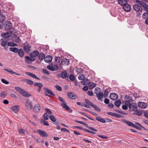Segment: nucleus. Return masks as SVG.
Listing matches in <instances>:
<instances>
[{
    "instance_id": "1",
    "label": "nucleus",
    "mask_w": 148,
    "mask_h": 148,
    "mask_svg": "<svg viewBox=\"0 0 148 148\" xmlns=\"http://www.w3.org/2000/svg\"><path fill=\"white\" fill-rule=\"evenodd\" d=\"M95 90L96 91H95V93L96 94V96L97 97L98 100L102 101V99L103 97V94L101 92L100 89L98 88H96Z\"/></svg>"
},
{
    "instance_id": "2",
    "label": "nucleus",
    "mask_w": 148,
    "mask_h": 148,
    "mask_svg": "<svg viewBox=\"0 0 148 148\" xmlns=\"http://www.w3.org/2000/svg\"><path fill=\"white\" fill-rule=\"evenodd\" d=\"M121 120L124 123H125L128 126L132 127L137 129H140L138 127L135 125L132 122L127 121L125 119H121Z\"/></svg>"
},
{
    "instance_id": "3",
    "label": "nucleus",
    "mask_w": 148,
    "mask_h": 148,
    "mask_svg": "<svg viewBox=\"0 0 148 148\" xmlns=\"http://www.w3.org/2000/svg\"><path fill=\"white\" fill-rule=\"evenodd\" d=\"M47 68L50 70L53 71L57 70L58 68V65L56 64L53 65L51 64L48 66Z\"/></svg>"
},
{
    "instance_id": "4",
    "label": "nucleus",
    "mask_w": 148,
    "mask_h": 148,
    "mask_svg": "<svg viewBox=\"0 0 148 148\" xmlns=\"http://www.w3.org/2000/svg\"><path fill=\"white\" fill-rule=\"evenodd\" d=\"M24 49L25 51L27 53H29L31 50V46L29 43L26 42L24 44Z\"/></svg>"
},
{
    "instance_id": "5",
    "label": "nucleus",
    "mask_w": 148,
    "mask_h": 148,
    "mask_svg": "<svg viewBox=\"0 0 148 148\" xmlns=\"http://www.w3.org/2000/svg\"><path fill=\"white\" fill-rule=\"evenodd\" d=\"M4 27L5 29L9 30L12 27V24L10 22L6 21L5 22Z\"/></svg>"
},
{
    "instance_id": "6",
    "label": "nucleus",
    "mask_w": 148,
    "mask_h": 148,
    "mask_svg": "<svg viewBox=\"0 0 148 148\" xmlns=\"http://www.w3.org/2000/svg\"><path fill=\"white\" fill-rule=\"evenodd\" d=\"M37 132L42 137H45L48 136V134L44 131L40 130H38Z\"/></svg>"
},
{
    "instance_id": "7",
    "label": "nucleus",
    "mask_w": 148,
    "mask_h": 148,
    "mask_svg": "<svg viewBox=\"0 0 148 148\" xmlns=\"http://www.w3.org/2000/svg\"><path fill=\"white\" fill-rule=\"evenodd\" d=\"M32 102L29 100H27L25 103V107L28 110H30L32 108Z\"/></svg>"
},
{
    "instance_id": "8",
    "label": "nucleus",
    "mask_w": 148,
    "mask_h": 148,
    "mask_svg": "<svg viewBox=\"0 0 148 148\" xmlns=\"http://www.w3.org/2000/svg\"><path fill=\"white\" fill-rule=\"evenodd\" d=\"M20 93L24 96L26 97H28L31 96V95L28 93L27 92L23 89H21L20 88H19V90Z\"/></svg>"
},
{
    "instance_id": "9",
    "label": "nucleus",
    "mask_w": 148,
    "mask_h": 148,
    "mask_svg": "<svg viewBox=\"0 0 148 148\" xmlns=\"http://www.w3.org/2000/svg\"><path fill=\"white\" fill-rule=\"evenodd\" d=\"M134 10L136 12H141L143 10L141 7L138 4H135L133 6Z\"/></svg>"
},
{
    "instance_id": "10",
    "label": "nucleus",
    "mask_w": 148,
    "mask_h": 148,
    "mask_svg": "<svg viewBox=\"0 0 148 148\" xmlns=\"http://www.w3.org/2000/svg\"><path fill=\"white\" fill-rule=\"evenodd\" d=\"M43 89L46 91L45 92L46 95L49 97L50 96L49 95V94L53 96H55V95L53 94L52 91L49 89L46 88H44Z\"/></svg>"
},
{
    "instance_id": "11",
    "label": "nucleus",
    "mask_w": 148,
    "mask_h": 148,
    "mask_svg": "<svg viewBox=\"0 0 148 148\" xmlns=\"http://www.w3.org/2000/svg\"><path fill=\"white\" fill-rule=\"evenodd\" d=\"M68 97L71 99H75L78 98L77 96L71 92H69L67 94Z\"/></svg>"
},
{
    "instance_id": "12",
    "label": "nucleus",
    "mask_w": 148,
    "mask_h": 148,
    "mask_svg": "<svg viewBox=\"0 0 148 148\" xmlns=\"http://www.w3.org/2000/svg\"><path fill=\"white\" fill-rule=\"evenodd\" d=\"M142 17L143 18L145 19V24L148 25V13L144 12L143 14Z\"/></svg>"
},
{
    "instance_id": "13",
    "label": "nucleus",
    "mask_w": 148,
    "mask_h": 148,
    "mask_svg": "<svg viewBox=\"0 0 148 148\" xmlns=\"http://www.w3.org/2000/svg\"><path fill=\"white\" fill-rule=\"evenodd\" d=\"M123 9L126 12H130L131 10L130 6L127 3L123 6Z\"/></svg>"
},
{
    "instance_id": "14",
    "label": "nucleus",
    "mask_w": 148,
    "mask_h": 148,
    "mask_svg": "<svg viewBox=\"0 0 148 148\" xmlns=\"http://www.w3.org/2000/svg\"><path fill=\"white\" fill-rule=\"evenodd\" d=\"M41 109V107L39 104H36L34 108V111L35 112H38Z\"/></svg>"
},
{
    "instance_id": "15",
    "label": "nucleus",
    "mask_w": 148,
    "mask_h": 148,
    "mask_svg": "<svg viewBox=\"0 0 148 148\" xmlns=\"http://www.w3.org/2000/svg\"><path fill=\"white\" fill-rule=\"evenodd\" d=\"M110 97V98L113 100H116L118 98V96L115 93H111Z\"/></svg>"
},
{
    "instance_id": "16",
    "label": "nucleus",
    "mask_w": 148,
    "mask_h": 148,
    "mask_svg": "<svg viewBox=\"0 0 148 148\" xmlns=\"http://www.w3.org/2000/svg\"><path fill=\"white\" fill-rule=\"evenodd\" d=\"M12 34V32L9 31L5 33L2 34V36L4 38H8L11 36Z\"/></svg>"
},
{
    "instance_id": "17",
    "label": "nucleus",
    "mask_w": 148,
    "mask_h": 148,
    "mask_svg": "<svg viewBox=\"0 0 148 148\" xmlns=\"http://www.w3.org/2000/svg\"><path fill=\"white\" fill-rule=\"evenodd\" d=\"M53 57L51 56H47L44 59L45 61L48 63L51 62L52 60Z\"/></svg>"
},
{
    "instance_id": "18",
    "label": "nucleus",
    "mask_w": 148,
    "mask_h": 148,
    "mask_svg": "<svg viewBox=\"0 0 148 148\" xmlns=\"http://www.w3.org/2000/svg\"><path fill=\"white\" fill-rule=\"evenodd\" d=\"M39 52L36 50L33 51L30 54V56L32 58H34L37 56L39 54Z\"/></svg>"
},
{
    "instance_id": "19",
    "label": "nucleus",
    "mask_w": 148,
    "mask_h": 148,
    "mask_svg": "<svg viewBox=\"0 0 148 148\" xmlns=\"http://www.w3.org/2000/svg\"><path fill=\"white\" fill-rule=\"evenodd\" d=\"M26 74L27 75L29 76H30L33 78L37 79L39 80H40V79L39 78L37 77V76L34 74L32 73L29 72H26Z\"/></svg>"
},
{
    "instance_id": "20",
    "label": "nucleus",
    "mask_w": 148,
    "mask_h": 148,
    "mask_svg": "<svg viewBox=\"0 0 148 148\" xmlns=\"http://www.w3.org/2000/svg\"><path fill=\"white\" fill-rule=\"evenodd\" d=\"M11 109L14 113L16 114L18 111V105L13 106L12 107Z\"/></svg>"
},
{
    "instance_id": "21",
    "label": "nucleus",
    "mask_w": 148,
    "mask_h": 148,
    "mask_svg": "<svg viewBox=\"0 0 148 148\" xmlns=\"http://www.w3.org/2000/svg\"><path fill=\"white\" fill-rule=\"evenodd\" d=\"M118 2L121 5H124L127 3V0H118Z\"/></svg>"
},
{
    "instance_id": "22",
    "label": "nucleus",
    "mask_w": 148,
    "mask_h": 148,
    "mask_svg": "<svg viewBox=\"0 0 148 148\" xmlns=\"http://www.w3.org/2000/svg\"><path fill=\"white\" fill-rule=\"evenodd\" d=\"M35 60V59L31 57H30L28 56H26L25 57V61L28 62L29 61L34 62Z\"/></svg>"
},
{
    "instance_id": "23",
    "label": "nucleus",
    "mask_w": 148,
    "mask_h": 148,
    "mask_svg": "<svg viewBox=\"0 0 148 148\" xmlns=\"http://www.w3.org/2000/svg\"><path fill=\"white\" fill-rule=\"evenodd\" d=\"M138 106L139 107L143 108H145L147 107V104L143 102H140Z\"/></svg>"
},
{
    "instance_id": "24",
    "label": "nucleus",
    "mask_w": 148,
    "mask_h": 148,
    "mask_svg": "<svg viewBox=\"0 0 148 148\" xmlns=\"http://www.w3.org/2000/svg\"><path fill=\"white\" fill-rule=\"evenodd\" d=\"M68 75L67 72L66 71L62 72L61 74L60 77L62 78H65L68 77Z\"/></svg>"
},
{
    "instance_id": "25",
    "label": "nucleus",
    "mask_w": 148,
    "mask_h": 148,
    "mask_svg": "<svg viewBox=\"0 0 148 148\" xmlns=\"http://www.w3.org/2000/svg\"><path fill=\"white\" fill-rule=\"evenodd\" d=\"M96 119L97 120L102 123H105L106 122V121L104 119L101 118L100 116L97 117Z\"/></svg>"
},
{
    "instance_id": "26",
    "label": "nucleus",
    "mask_w": 148,
    "mask_h": 148,
    "mask_svg": "<svg viewBox=\"0 0 148 148\" xmlns=\"http://www.w3.org/2000/svg\"><path fill=\"white\" fill-rule=\"evenodd\" d=\"M45 55L43 53H41L39 55V58L41 60H42L43 59H45Z\"/></svg>"
},
{
    "instance_id": "27",
    "label": "nucleus",
    "mask_w": 148,
    "mask_h": 148,
    "mask_svg": "<svg viewBox=\"0 0 148 148\" xmlns=\"http://www.w3.org/2000/svg\"><path fill=\"white\" fill-rule=\"evenodd\" d=\"M10 51L15 53H17L18 52V49L15 47H10L9 48Z\"/></svg>"
},
{
    "instance_id": "28",
    "label": "nucleus",
    "mask_w": 148,
    "mask_h": 148,
    "mask_svg": "<svg viewBox=\"0 0 148 148\" xmlns=\"http://www.w3.org/2000/svg\"><path fill=\"white\" fill-rule=\"evenodd\" d=\"M63 64H65L66 65H68L69 64V59L65 58L63 61Z\"/></svg>"
},
{
    "instance_id": "29",
    "label": "nucleus",
    "mask_w": 148,
    "mask_h": 148,
    "mask_svg": "<svg viewBox=\"0 0 148 148\" xmlns=\"http://www.w3.org/2000/svg\"><path fill=\"white\" fill-rule=\"evenodd\" d=\"M61 106L63 108L67 110H70L69 107L66 105L65 103H62L61 104Z\"/></svg>"
},
{
    "instance_id": "30",
    "label": "nucleus",
    "mask_w": 148,
    "mask_h": 148,
    "mask_svg": "<svg viewBox=\"0 0 148 148\" xmlns=\"http://www.w3.org/2000/svg\"><path fill=\"white\" fill-rule=\"evenodd\" d=\"M121 103V101L119 100L115 101L114 103L115 105L118 107H119L120 106Z\"/></svg>"
},
{
    "instance_id": "31",
    "label": "nucleus",
    "mask_w": 148,
    "mask_h": 148,
    "mask_svg": "<svg viewBox=\"0 0 148 148\" xmlns=\"http://www.w3.org/2000/svg\"><path fill=\"white\" fill-rule=\"evenodd\" d=\"M25 81L26 83L27 84H29V85H32L34 84V82L31 80L29 79H26Z\"/></svg>"
},
{
    "instance_id": "32",
    "label": "nucleus",
    "mask_w": 148,
    "mask_h": 148,
    "mask_svg": "<svg viewBox=\"0 0 148 148\" xmlns=\"http://www.w3.org/2000/svg\"><path fill=\"white\" fill-rule=\"evenodd\" d=\"M24 56V52L23 50L22 49H19V56L22 58Z\"/></svg>"
},
{
    "instance_id": "33",
    "label": "nucleus",
    "mask_w": 148,
    "mask_h": 148,
    "mask_svg": "<svg viewBox=\"0 0 148 148\" xmlns=\"http://www.w3.org/2000/svg\"><path fill=\"white\" fill-rule=\"evenodd\" d=\"M92 106L94 108L95 110L99 112H100L101 111V109L96 105H94L93 104V105Z\"/></svg>"
},
{
    "instance_id": "34",
    "label": "nucleus",
    "mask_w": 148,
    "mask_h": 148,
    "mask_svg": "<svg viewBox=\"0 0 148 148\" xmlns=\"http://www.w3.org/2000/svg\"><path fill=\"white\" fill-rule=\"evenodd\" d=\"M25 133V130H24L21 129L19 130V136L21 135L22 136H24L25 135L24 133Z\"/></svg>"
},
{
    "instance_id": "35",
    "label": "nucleus",
    "mask_w": 148,
    "mask_h": 148,
    "mask_svg": "<svg viewBox=\"0 0 148 148\" xmlns=\"http://www.w3.org/2000/svg\"><path fill=\"white\" fill-rule=\"evenodd\" d=\"M50 119L53 122H56V118L52 115H50L49 116Z\"/></svg>"
},
{
    "instance_id": "36",
    "label": "nucleus",
    "mask_w": 148,
    "mask_h": 148,
    "mask_svg": "<svg viewBox=\"0 0 148 148\" xmlns=\"http://www.w3.org/2000/svg\"><path fill=\"white\" fill-rule=\"evenodd\" d=\"M5 17L2 14H0V21L3 22L5 21Z\"/></svg>"
},
{
    "instance_id": "37",
    "label": "nucleus",
    "mask_w": 148,
    "mask_h": 148,
    "mask_svg": "<svg viewBox=\"0 0 148 148\" xmlns=\"http://www.w3.org/2000/svg\"><path fill=\"white\" fill-rule=\"evenodd\" d=\"M85 101L89 105L91 106H92L93 105V103L91 102L89 100L87 99H85Z\"/></svg>"
},
{
    "instance_id": "38",
    "label": "nucleus",
    "mask_w": 148,
    "mask_h": 148,
    "mask_svg": "<svg viewBox=\"0 0 148 148\" xmlns=\"http://www.w3.org/2000/svg\"><path fill=\"white\" fill-rule=\"evenodd\" d=\"M125 104L127 105V107L128 106L130 108H131L132 107V103H130L129 101H125Z\"/></svg>"
},
{
    "instance_id": "39",
    "label": "nucleus",
    "mask_w": 148,
    "mask_h": 148,
    "mask_svg": "<svg viewBox=\"0 0 148 148\" xmlns=\"http://www.w3.org/2000/svg\"><path fill=\"white\" fill-rule=\"evenodd\" d=\"M85 75L83 74L79 75L78 77V78L80 80H82L85 79Z\"/></svg>"
},
{
    "instance_id": "40",
    "label": "nucleus",
    "mask_w": 148,
    "mask_h": 148,
    "mask_svg": "<svg viewBox=\"0 0 148 148\" xmlns=\"http://www.w3.org/2000/svg\"><path fill=\"white\" fill-rule=\"evenodd\" d=\"M34 85L36 86H38L39 87H42V84L40 83H38L35 82L34 83Z\"/></svg>"
},
{
    "instance_id": "41",
    "label": "nucleus",
    "mask_w": 148,
    "mask_h": 148,
    "mask_svg": "<svg viewBox=\"0 0 148 148\" xmlns=\"http://www.w3.org/2000/svg\"><path fill=\"white\" fill-rule=\"evenodd\" d=\"M41 122L43 123V124L45 125L48 126L49 125L48 122L45 121L42 119L41 120Z\"/></svg>"
},
{
    "instance_id": "42",
    "label": "nucleus",
    "mask_w": 148,
    "mask_h": 148,
    "mask_svg": "<svg viewBox=\"0 0 148 148\" xmlns=\"http://www.w3.org/2000/svg\"><path fill=\"white\" fill-rule=\"evenodd\" d=\"M47 113H45L43 115V118L44 120H48L49 119L48 117H49Z\"/></svg>"
},
{
    "instance_id": "43",
    "label": "nucleus",
    "mask_w": 148,
    "mask_h": 148,
    "mask_svg": "<svg viewBox=\"0 0 148 148\" xmlns=\"http://www.w3.org/2000/svg\"><path fill=\"white\" fill-rule=\"evenodd\" d=\"M71 81H74L75 79V77L73 75L71 74L69 77Z\"/></svg>"
},
{
    "instance_id": "44",
    "label": "nucleus",
    "mask_w": 148,
    "mask_h": 148,
    "mask_svg": "<svg viewBox=\"0 0 148 148\" xmlns=\"http://www.w3.org/2000/svg\"><path fill=\"white\" fill-rule=\"evenodd\" d=\"M45 110L47 112L46 113H47V114H52V112L49 109V108H46L45 109Z\"/></svg>"
},
{
    "instance_id": "45",
    "label": "nucleus",
    "mask_w": 148,
    "mask_h": 148,
    "mask_svg": "<svg viewBox=\"0 0 148 148\" xmlns=\"http://www.w3.org/2000/svg\"><path fill=\"white\" fill-rule=\"evenodd\" d=\"M2 82L5 84H9V82L4 79H2L1 80Z\"/></svg>"
},
{
    "instance_id": "46",
    "label": "nucleus",
    "mask_w": 148,
    "mask_h": 148,
    "mask_svg": "<svg viewBox=\"0 0 148 148\" xmlns=\"http://www.w3.org/2000/svg\"><path fill=\"white\" fill-rule=\"evenodd\" d=\"M55 88L57 90L59 91H61L62 90L61 87L58 85H56Z\"/></svg>"
},
{
    "instance_id": "47",
    "label": "nucleus",
    "mask_w": 148,
    "mask_h": 148,
    "mask_svg": "<svg viewBox=\"0 0 148 148\" xmlns=\"http://www.w3.org/2000/svg\"><path fill=\"white\" fill-rule=\"evenodd\" d=\"M6 94L4 92H2L0 94V97H1L4 98L6 96Z\"/></svg>"
},
{
    "instance_id": "48",
    "label": "nucleus",
    "mask_w": 148,
    "mask_h": 148,
    "mask_svg": "<svg viewBox=\"0 0 148 148\" xmlns=\"http://www.w3.org/2000/svg\"><path fill=\"white\" fill-rule=\"evenodd\" d=\"M114 116L117 118L123 117V116L119 114L115 113Z\"/></svg>"
},
{
    "instance_id": "49",
    "label": "nucleus",
    "mask_w": 148,
    "mask_h": 148,
    "mask_svg": "<svg viewBox=\"0 0 148 148\" xmlns=\"http://www.w3.org/2000/svg\"><path fill=\"white\" fill-rule=\"evenodd\" d=\"M98 136L102 139H107L108 137L105 135H98Z\"/></svg>"
},
{
    "instance_id": "50",
    "label": "nucleus",
    "mask_w": 148,
    "mask_h": 148,
    "mask_svg": "<svg viewBox=\"0 0 148 148\" xmlns=\"http://www.w3.org/2000/svg\"><path fill=\"white\" fill-rule=\"evenodd\" d=\"M143 7L144 8V10L145 11H147L148 10V5L146 3Z\"/></svg>"
},
{
    "instance_id": "51",
    "label": "nucleus",
    "mask_w": 148,
    "mask_h": 148,
    "mask_svg": "<svg viewBox=\"0 0 148 148\" xmlns=\"http://www.w3.org/2000/svg\"><path fill=\"white\" fill-rule=\"evenodd\" d=\"M135 114L138 116L141 115L142 114V113L141 111L137 110Z\"/></svg>"
},
{
    "instance_id": "52",
    "label": "nucleus",
    "mask_w": 148,
    "mask_h": 148,
    "mask_svg": "<svg viewBox=\"0 0 148 148\" xmlns=\"http://www.w3.org/2000/svg\"><path fill=\"white\" fill-rule=\"evenodd\" d=\"M16 45V44L12 42H9L8 43V45L10 46H15Z\"/></svg>"
},
{
    "instance_id": "53",
    "label": "nucleus",
    "mask_w": 148,
    "mask_h": 148,
    "mask_svg": "<svg viewBox=\"0 0 148 148\" xmlns=\"http://www.w3.org/2000/svg\"><path fill=\"white\" fill-rule=\"evenodd\" d=\"M43 72L45 74L49 75V72L45 69H43Z\"/></svg>"
},
{
    "instance_id": "54",
    "label": "nucleus",
    "mask_w": 148,
    "mask_h": 148,
    "mask_svg": "<svg viewBox=\"0 0 148 148\" xmlns=\"http://www.w3.org/2000/svg\"><path fill=\"white\" fill-rule=\"evenodd\" d=\"M115 113H113L111 112H107V114L111 115L113 116H114Z\"/></svg>"
},
{
    "instance_id": "55",
    "label": "nucleus",
    "mask_w": 148,
    "mask_h": 148,
    "mask_svg": "<svg viewBox=\"0 0 148 148\" xmlns=\"http://www.w3.org/2000/svg\"><path fill=\"white\" fill-rule=\"evenodd\" d=\"M7 42L5 41H3L1 42V45L2 46L4 47L6 45Z\"/></svg>"
},
{
    "instance_id": "56",
    "label": "nucleus",
    "mask_w": 148,
    "mask_h": 148,
    "mask_svg": "<svg viewBox=\"0 0 148 148\" xmlns=\"http://www.w3.org/2000/svg\"><path fill=\"white\" fill-rule=\"evenodd\" d=\"M104 102L106 104H108L109 103V100L108 98H105L104 99Z\"/></svg>"
},
{
    "instance_id": "57",
    "label": "nucleus",
    "mask_w": 148,
    "mask_h": 148,
    "mask_svg": "<svg viewBox=\"0 0 148 148\" xmlns=\"http://www.w3.org/2000/svg\"><path fill=\"white\" fill-rule=\"evenodd\" d=\"M88 95L90 96H92L93 95V92L91 91H89L88 92Z\"/></svg>"
},
{
    "instance_id": "58",
    "label": "nucleus",
    "mask_w": 148,
    "mask_h": 148,
    "mask_svg": "<svg viewBox=\"0 0 148 148\" xmlns=\"http://www.w3.org/2000/svg\"><path fill=\"white\" fill-rule=\"evenodd\" d=\"M61 130L62 132H69V131L67 129H66L65 128H62L61 129Z\"/></svg>"
},
{
    "instance_id": "59",
    "label": "nucleus",
    "mask_w": 148,
    "mask_h": 148,
    "mask_svg": "<svg viewBox=\"0 0 148 148\" xmlns=\"http://www.w3.org/2000/svg\"><path fill=\"white\" fill-rule=\"evenodd\" d=\"M122 109L124 110H127V109L128 107L127 105L125 104V105H123L122 107Z\"/></svg>"
},
{
    "instance_id": "60",
    "label": "nucleus",
    "mask_w": 148,
    "mask_h": 148,
    "mask_svg": "<svg viewBox=\"0 0 148 148\" xmlns=\"http://www.w3.org/2000/svg\"><path fill=\"white\" fill-rule=\"evenodd\" d=\"M58 99L60 101H61L62 102H63V103H64V102H65L64 101V100L62 98L60 97H58Z\"/></svg>"
},
{
    "instance_id": "61",
    "label": "nucleus",
    "mask_w": 148,
    "mask_h": 148,
    "mask_svg": "<svg viewBox=\"0 0 148 148\" xmlns=\"http://www.w3.org/2000/svg\"><path fill=\"white\" fill-rule=\"evenodd\" d=\"M4 70L7 71L8 72L10 73H13V71L12 70L10 69H4Z\"/></svg>"
},
{
    "instance_id": "62",
    "label": "nucleus",
    "mask_w": 148,
    "mask_h": 148,
    "mask_svg": "<svg viewBox=\"0 0 148 148\" xmlns=\"http://www.w3.org/2000/svg\"><path fill=\"white\" fill-rule=\"evenodd\" d=\"M108 95V91L107 90H105L104 93V97H105L106 96H107Z\"/></svg>"
},
{
    "instance_id": "63",
    "label": "nucleus",
    "mask_w": 148,
    "mask_h": 148,
    "mask_svg": "<svg viewBox=\"0 0 148 148\" xmlns=\"http://www.w3.org/2000/svg\"><path fill=\"white\" fill-rule=\"evenodd\" d=\"M108 106L110 108H113L114 106L112 103H111L108 105Z\"/></svg>"
},
{
    "instance_id": "64",
    "label": "nucleus",
    "mask_w": 148,
    "mask_h": 148,
    "mask_svg": "<svg viewBox=\"0 0 148 148\" xmlns=\"http://www.w3.org/2000/svg\"><path fill=\"white\" fill-rule=\"evenodd\" d=\"M83 89V90L84 91H87L88 89V88L87 86H84V87Z\"/></svg>"
}]
</instances>
